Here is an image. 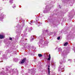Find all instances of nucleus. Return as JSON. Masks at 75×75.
Segmentation results:
<instances>
[{
  "label": "nucleus",
  "mask_w": 75,
  "mask_h": 75,
  "mask_svg": "<svg viewBox=\"0 0 75 75\" xmlns=\"http://www.w3.org/2000/svg\"><path fill=\"white\" fill-rule=\"evenodd\" d=\"M25 59H26L25 58H24L23 59H22V61L21 62H19V63L20 64H24L25 62Z\"/></svg>",
  "instance_id": "f257e3e1"
},
{
  "label": "nucleus",
  "mask_w": 75,
  "mask_h": 75,
  "mask_svg": "<svg viewBox=\"0 0 75 75\" xmlns=\"http://www.w3.org/2000/svg\"><path fill=\"white\" fill-rule=\"evenodd\" d=\"M4 38V36L3 35H0V39H3Z\"/></svg>",
  "instance_id": "f03ea898"
},
{
  "label": "nucleus",
  "mask_w": 75,
  "mask_h": 75,
  "mask_svg": "<svg viewBox=\"0 0 75 75\" xmlns=\"http://www.w3.org/2000/svg\"><path fill=\"white\" fill-rule=\"evenodd\" d=\"M49 57L48 58L47 60H49L50 61V60L51 59V55L50 54L49 55Z\"/></svg>",
  "instance_id": "7ed1b4c3"
},
{
  "label": "nucleus",
  "mask_w": 75,
  "mask_h": 75,
  "mask_svg": "<svg viewBox=\"0 0 75 75\" xmlns=\"http://www.w3.org/2000/svg\"><path fill=\"white\" fill-rule=\"evenodd\" d=\"M38 56L39 57H41L42 56V55L41 54H38Z\"/></svg>",
  "instance_id": "20e7f679"
},
{
  "label": "nucleus",
  "mask_w": 75,
  "mask_h": 75,
  "mask_svg": "<svg viewBox=\"0 0 75 75\" xmlns=\"http://www.w3.org/2000/svg\"><path fill=\"white\" fill-rule=\"evenodd\" d=\"M68 42H66L64 44V46H67V45H68Z\"/></svg>",
  "instance_id": "39448f33"
},
{
  "label": "nucleus",
  "mask_w": 75,
  "mask_h": 75,
  "mask_svg": "<svg viewBox=\"0 0 75 75\" xmlns=\"http://www.w3.org/2000/svg\"><path fill=\"white\" fill-rule=\"evenodd\" d=\"M48 72H49V75H50V68L48 67Z\"/></svg>",
  "instance_id": "423d86ee"
},
{
  "label": "nucleus",
  "mask_w": 75,
  "mask_h": 75,
  "mask_svg": "<svg viewBox=\"0 0 75 75\" xmlns=\"http://www.w3.org/2000/svg\"><path fill=\"white\" fill-rule=\"evenodd\" d=\"M9 40H11V41H12V38H10Z\"/></svg>",
  "instance_id": "0eeeda50"
},
{
  "label": "nucleus",
  "mask_w": 75,
  "mask_h": 75,
  "mask_svg": "<svg viewBox=\"0 0 75 75\" xmlns=\"http://www.w3.org/2000/svg\"><path fill=\"white\" fill-rule=\"evenodd\" d=\"M60 39V37H58V38H57V40H59Z\"/></svg>",
  "instance_id": "6e6552de"
},
{
  "label": "nucleus",
  "mask_w": 75,
  "mask_h": 75,
  "mask_svg": "<svg viewBox=\"0 0 75 75\" xmlns=\"http://www.w3.org/2000/svg\"><path fill=\"white\" fill-rule=\"evenodd\" d=\"M30 23H33V21H30Z\"/></svg>",
  "instance_id": "1a4fd4ad"
},
{
  "label": "nucleus",
  "mask_w": 75,
  "mask_h": 75,
  "mask_svg": "<svg viewBox=\"0 0 75 75\" xmlns=\"http://www.w3.org/2000/svg\"><path fill=\"white\" fill-rule=\"evenodd\" d=\"M48 67H50V66H49Z\"/></svg>",
  "instance_id": "9d476101"
}]
</instances>
